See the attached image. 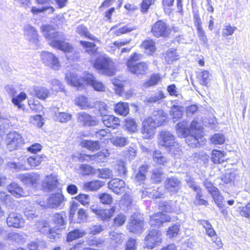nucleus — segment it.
Returning <instances> with one entry per match:
<instances>
[{"label": "nucleus", "mask_w": 250, "mask_h": 250, "mask_svg": "<svg viewBox=\"0 0 250 250\" xmlns=\"http://www.w3.org/2000/svg\"><path fill=\"white\" fill-rule=\"evenodd\" d=\"M199 124L194 119L188 127L186 121L180 122L176 125V132L179 137L187 138L186 142L188 146L197 147L205 135L204 127Z\"/></svg>", "instance_id": "nucleus-1"}, {"label": "nucleus", "mask_w": 250, "mask_h": 250, "mask_svg": "<svg viewBox=\"0 0 250 250\" xmlns=\"http://www.w3.org/2000/svg\"><path fill=\"white\" fill-rule=\"evenodd\" d=\"M167 122V114L161 109L155 110L151 115L146 117L142 121L141 128L143 139L153 138L156 128L165 125Z\"/></svg>", "instance_id": "nucleus-2"}, {"label": "nucleus", "mask_w": 250, "mask_h": 250, "mask_svg": "<svg viewBox=\"0 0 250 250\" xmlns=\"http://www.w3.org/2000/svg\"><path fill=\"white\" fill-rule=\"evenodd\" d=\"M55 28L50 24H45L41 26V31L44 36L48 40H51L50 45L53 48L61 50L63 52L71 53L74 50L73 45L65 41L66 39L57 40L60 38V33L58 31H54Z\"/></svg>", "instance_id": "nucleus-3"}, {"label": "nucleus", "mask_w": 250, "mask_h": 250, "mask_svg": "<svg viewBox=\"0 0 250 250\" xmlns=\"http://www.w3.org/2000/svg\"><path fill=\"white\" fill-rule=\"evenodd\" d=\"M91 64L97 72L107 76H113L118 71L116 62L105 54L99 55L91 62Z\"/></svg>", "instance_id": "nucleus-4"}, {"label": "nucleus", "mask_w": 250, "mask_h": 250, "mask_svg": "<svg viewBox=\"0 0 250 250\" xmlns=\"http://www.w3.org/2000/svg\"><path fill=\"white\" fill-rule=\"evenodd\" d=\"M158 208L161 210L151 215L149 219V224L151 227L160 228L164 223L171 222L172 218L168 213L173 212L172 205L167 201L160 202L158 205Z\"/></svg>", "instance_id": "nucleus-5"}, {"label": "nucleus", "mask_w": 250, "mask_h": 250, "mask_svg": "<svg viewBox=\"0 0 250 250\" xmlns=\"http://www.w3.org/2000/svg\"><path fill=\"white\" fill-rule=\"evenodd\" d=\"M142 54L137 52L132 53L125 62V65L128 72L137 76L146 75L149 69V64L146 62L140 61Z\"/></svg>", "instance_id": "nucleus-6"}, {"label": "nucleus", "mask_w": 250, "mask_h": 250, "mask_svg": "<svg viewBox=\"0 0 250 250\" xmlns=\"http://www.w3.org/2000/svg\"><path fill=\"white\" fill-rule=\"evenodd\" d=\"M150 32L153 37L156 39H167L171 36L179 32L177 27H170L168 24L163 20H158L151 26Z\"/></svg>", "instance_id": "nucleus-7"}, {"label": "nucleus", "mask_w": 250, "mask_h": 250, "mask_svg": "<svg viewBox=\"0 0 250 250\" xmlns=\"http://www.w3.org/2000/svg\"><path fill=\"white\" fill-rule=\"evenodd\" d=\"M162 242V233L161 230L156 229H149L144 240V248L147 250H152L160 245Z\"/></svg>", "instance_id": "nucleus-8"}, {"label": "nucleus", "mask_w": 250, "mask_h": 250, "mask_svg": "<svg viewBox=\"0 0 250 250\" xmlns=\"http://www.w3.org/2000/svg\"><path fill=\"white\" fill-rule=\"evenodd\" d=\"M158 143L168 151L176 148L178 146V143L175 141V136L170 132L165 130L160 132Z\"/></svg>", "instance_id": "nucleus-9"}, {"label": "nucleus", "mask_w": 250, "mask_h": 250, "mask_svg": "<svg viewBox=\"0 0 250 250\" xmlns=\"http://www.w3.org/2000/svg\"><path fill=\"white\" fill-rule=\"evenodd\" d=\"M203 185L211 195L212 199L219 208H222L224 206V197L217 188L214 186L213 183L208 179H206Z\"/></svg>", "instance_id": "nucleus-10"}, {"label": "nucleus", "mask_w": 250, "mask_h": 250, "mask_svg": "<svg viewBox=\"0 0 250 250\" xmlns=\"http://www.w3.org/2000/svg\"><path fill=\"white\" fill-rule=\"evenodd\" d=\"M91 210L100 220L103 221H109L116 213V208L115 206H112L108 208H91Z\"/></svg>", "instance_id": "nucleus-11"}, {"label": "nucleus", "mask_w": 250, "mask_h": 250, "mask_svg": "<svg viewBox=\"0 0 250 250\" xmlns=\"http://www.w3.org/2000/svg\"><path fill=\"white\" fill-rule=\"evenodd\" d=\"M41 59L45 65L54 70H59L61 64L59 58L51 52H43L41 54Z\"/></svg>", "instance_id": "nucleus-12"}, {"label": "nucleus", "mask_w": 250, "mask_h": 250, "mask_svg": "<svg viewBox=\"0 0 250 250\" xmlns=\"http://www.w3.org/2000/svg\"><path fill=\"white\" fill-rule=\"evenodd\" d=\"M59 181L56 175L51 173L45 176V180L42 183V190L43 191H51L58 188Z\"/></svg>", "instance_id": "nucleus-13"}, {"label": "nucleus", "mask_w": 250, "mask_h": 250, "mask_svg": "<svg viewBox=\"0 0 250 250\" xmlns=\"http://www.w3.org/2000/svg\"><path fill=\"white\" fill-rule=\"evenodd\" d=\"M67 201L66 198L60 190L50 195L47 199V204L52 208H56L62 206Z\"/></svg>", "instance_id": "nucleus-14"}, {"label": "nucleus", "mask_w": 250, "mask_h": 250, "mask_svg": "<svg viewBox=\"0 0 250 250\" xmlns=\"http://www.w3.org/2000/svg\"><path fill=\"white\" fill-rule=\"evenodd\" d=\"M19 179L25 185L36 188L39 184L41 175L37 172L21 174Z\"/></svg>", "instance_id": "nucleus-15"}, {"label": "nucleus", "mask_w": 250, "mask_h": 250, "mask_svg": "<svg viewBox=\"0 0 250 250\" xmlns=\"http://www.w3.org/2000/svg\"><path fill=\"white\" fill-rule=\"evenodd\" d=\"M65 79L68 83L76 87H80L84 83H86L85 75L81 76L75 71H68L65 75Z\"/></svg>", "instance_id": "nucleus-16"}, {"label": "nucleus", "mask_w": 250, "mask_h": 250, "mask_svg": "<svg viewBox=\"0 0 250 250\" xmlns=\"http://www.w3.org/2000/svg\"><path fill=\"white\" fill-rule=\"evenodd\" d=\"M189 187L196 192L195 201L197 205L205 206L208 205V196L204 195L203 190L201 187L194 183L190 184Z\"/></svg>", "instance_id": "nucleus-17"}, {"label": "nucleus", "mask_w": 250, "mask_h": 250, "mask_svg": "<svg viewBox=\"0 0 250 250\" xmlns=\"http://www.w3.org/2000/svg\"><path fill=\"white\" fill-rule=\"evenodd\" d=\"M193 16L194 23L196 27L198 36L201 41L206 43L208 41V39L202 27V22L199 11L198 10L193 11Z\"/></svg>", "instance_id": "nucleus-18"}, {"label": "nucleus", "mask_w": 250, "mask_h": 250, "mask_svg": "<svg viewBox=\"0 0 250 250\" xmlns=\"http://www.w3.org/2000/svg\"><path fill=\"white\" fill-rule=\"evenodd\" d=\"M108 188L117 195H121L125 191V184L120 179L112 178L108 183Z\"/></svg>", "instance_id": "nucleus-19"}, {"label": "nucleus", "mask_w": 250, "mask_h": 250, "mask_svg": "<svg viewBox=\"0 0 250 250\" xmlns=\"http://www.w3.org/2000/svg\"><path fill=\"white\" fill-rule=\"evenodd\" d=\"M109 156V151L107 149H104L93 155L83 154L79 157L80 161L84 160H93L99 162H104L105 159Z\"/></svg>", "instance_id": "nucleus-20"}, {"label": "nucleus", "mask_w": 250, "mask_h": 250, "mask_svg": "<svg viewBox=\"0 0 250 250\" xmlns=\"http://www.w3.org/2000/svg\"><path fill=\"white\" fill-rule=\"evenodd\" d=\"M6 223L10 227L20 228L23 226L24 220L21 214L11 212L7 218Z\"/></svg>", "instance_id": "nucleus-21"}, {"label": "nucleus", "mask_w": 250, "mask_h": 250, "mask_svg": "<svg viewBox=\"0 0 250 250\" xmlns=\"http://www.w3.org/2000/svg\"><path fill=\"white\" fill-rule=\"evenodd\" d=\"M77 120L78 122L83 126H96L99 123L98 119L86 112L78 113Z\"/></svg>", "instance_id": "nucleus-22"}, {"label": "nucleus", "mask_w": 250, "mask_h": 250, "mask_svg": "<svg viewBox=\"0 0 250 250\" xmlns=\"http://www.w3.org/2000/svg\"><path fill=\"white\" fill-rule=\"evenodd\" d=\"M102 122L107 128L115 129L121 126L120 119L113 115H106L102 118Z\"/></svg>", "instance_id": "nucleus-23"}, {"label": "nucleus", "mask_w": 250, "mask_h": 250, "mask_svg": "<svg viewBox=\"0 0 250 250\" xmlns=\"http://www.w3.org/2000/svg\"><path fill=\"white\" fill-rule=\"evenodd\" d=\"M86 83L90 85L93 89L98 92L105 91V86L101 81L96 79L94 76L90 73L85 75Z\"/></svg>", "instance_id": "nucleus-24"}, {"label": "nucleus", "mask_w": 250, "mask_h": 250, "mask_svg": "<svg viewBox=\"0 0 250 250\" xmlns=\"http://www.w3.org/2000/svg\"><path fill=\"white\" fill-rule=\"evenodd\" d=\"M7 146L10 150L16 149L22 142L21 136L16 132L9 133L7 137Z\"/></svg>", "instance_id": "nucleus-25"}, {"label": "nucleus", "mask_w": 250, "mask_h": 250, "mask_svg": "<svg viewBox=\"0 0 250 250\" xmlns=\"http://www.w3.org/2000/svg\"><path fill=\"white\" fill-rule=\"evenodd\" d=\"M226 155L225 151L213 149L211 152L210 160L214 164H222L227 161Z\"/></svg>", "instance_id": "nucleus-26"}, {"label": "nucleus", "mask_w": 250, "mask_h": 250, "mask_svg": "<svg viewBox=\"0 0 250 250\" xmlns=\"http://www.w3.org/2000/svg\"><path fill=\"white\" fill-rule=\"evenodd\" d=\"M47 159L44 154L34 155L28 157L26 159V163L31 169L37 168L43 162Z\"/></svg>", "instance_id": "nucleus-27"}, {"label": "nucleus", "mask_w": 250, "mask_h": 250, "mask_svg": "<svg viewBox=\"0 0 250 250\" xmlns=\"http://www.w3.org/2000/svg\"><path fill=\"white\" fill-rule=\"evenodd\" d=\"M140 47L146 51L149 56H153L157 51L156 42L152 39L144 40L140 45Z\"/></svg>", "instance_id": "nucleus-28"}, {"label": "nucleus", "mask_w": 250, "mask_h": 250, "mask_svg": "<svg viewBox=\"0 0 250 250\" xmlns=\"http://www.w3.org/2000/svg\"><path fill=\"white\" fill-rule=\"evenodd\" d=\"M7 191L16 198H21L26 196V192L22 187L18 184L12 182L7 187Z\"/></svg>", "instance_id": "nucleus-29"}, {"label": "nucleus", "mask_w": 250, "mask_h": 250, "mask_svg": "<svg viewBox=\"0 0 250 250\" xmlns=\"http://www.w3.org/2000/svg\"><path fill=\"white\" fill-rule=\"evenodd\" d=\"M181 182L176 177L167 178L164 182V187L168 191L177 192L179 189Z\"/></svg>", "instance_id": "nucleus-30"}, {"label": "nucleus", "mask_w": 250, "mask_h": 250, "mask_svg": "<svg viewBox=\"0 0 250 250\" xmlns=\"http://www.w3.org/2000/svg\"><path fill=\"white\" fill-rule=\"evenodd\" d=\"M136 29V27L131 25L130 24L125 25L120 28H118V25H116L111 28L113 36L115 37H119L123 34H128Z\"/></svg>", "instance_id": "nucleus-31"}, {"label": "nucleus", "mask_w": 250, "mask_h": 250, "mask_svg": "<svg viewBox=\"0 0 250 250\" xmlns=\"http://www.w3.org/2000/svg\"><path fill=\"white\" fill-rule=\"evenodd\" d=\"M27 98V94L24 91H21L17 95H13L12 97L11 102L18 109L24 110L25 104L23 102Z\"/></svg>", "instance_id": "nucleus-32"}, {"label": "nucleus", "mask_w": 250, "mask_h": 250, "mask_svg": "<svg viewBox=\"0 0 250 250\" xmlns=\"http://www.w3.org/2000/svg\"><path fill=\"white\" fill-rule=\"evenodd\" d=\"M114 112L123 117L126 116L129 113V104L126 102H119L114 105Z\"/></svg>", "instance_id": "nucleus-33"}, {"label": "nucleus", "mask_w": 250, "mask_h": 250, "mask_svg": "<svg viewBox=\"0 0 250 250\" xmlns=\"http://www.w3.org/2000/svg\"><path fill=\"white\" fill-rule=\"evenodd\" d=\"M124 127L128 132L132 134L138 131V125L133 118H127L124 120Z\"/></svg>", "instance_id": "nucleus-34"}, {"label": "nucleus", "mask_w": 250, "mask_h": 250, "mask_svg": "<svg viewBox=\"0 0 250 250\" xmlns=\"http://www.w3.org/2000/svg\"><path fill=\"white\" fill-rule=\"evenodd\" d=\"M165 178V173L161 168H157L152 170L150 177V180L155 184L161 183Z\"/></svg>", "instance_id": "nucleus-35"}, {"label": "nucleus", "mask_w": 250, "mask_h": 250, "mask_svg": "<svg viewBox=\"0 0 250 250\" xmlns=\"http://www.w3.org/2000/svg\"><path fill=\"white\" fill-rule=\"evenodd\" d=\"M144 221L141 219H133L129 222L128 230L130 232L135 233L144 229Z\"/></svg>", "instance_id": "nucleus-36"}, {"label": "nucleus", "mask_w": 250, "mask_h": 250, "mask_svg": "<svg viewBox=\"0 0 250 250\" xmlns=\"http://www.w3.org/2000/svg\"><path fill=\"white\" fill-rule=\"evenodd\" d=\"M210 77L211 74L207 70H202L196 75V78L199 83L205 86H208Z\"/></svg>", "instance_id": "nucleus-37"}, {"label": "nucleus", "mask_w": 250, "mask_h": 250, "mask_svg": "<svg viewBox=\"0 0 250 250\" xmlns=\"http://www.w3.org/2000/svg\"><path fill=\"white\" fill-rule=\"evenodd\" d=\"M75 104L82 109L91 108L93 106L90 103L88 98L84 95H79L75 100Z\"/></svg>", "instance_id": "nucleus-38"}, {"label": "nucleus", "mask_w": 250, "mask_h": 250, "mask_svg": "<svg viewBox=\"0 0 250 250\" xmlns=\"http://www.w3.org/2000/svg\"><path fill=\"white\" fill-rule=\"evenodd\" d=\"M86 232L80 229H74L68 232L66 235V241L68 242H72L74 240L82 238Z\"/></svg>", "instance_id": "nucleus-39"}, {"label": "nucleus", "mask_w": 250, "mask_h": 250, "mask_svg": "<svg viewBox=\"0 0 250 250\" xmlns=\"http://www.w3.org/2000/svg\"><path fill=\"white\" fill-rule=\"evenodd\" d=\"M81 146L87 148L91 151L98 150L100 148V145L98 141L84 140L81 141Z\"/></svg>", "instance_id": "nucleus-40"}, {"label": "nucleus", "mask_w": 250, "mask_h": 250, "mask_svg": "<svg viewBox=\"0 0 250 250\" xmlns=\"http://www.w3.org/2000/svg\"><path fill=\"white\" fill-rule=\"evenodd\" d=\"M34 92L35 97L42 101H45L50 95L49 90L44 87H36Z\"/></svg>", "instance_id": "nucleus-41"}, {"label": "nucleus", "mask_w": 250, "mask_h": 250, "mask_svg": "<svg viewBox=\"0 0 250 250\" xmlns=\"http://www.w3.org/2000/svg\"><path fill=\"white\" fill-rule=\"evenodd\" d=\"M199 223L205 229L207 235L211 238V240H213V237L217 234L211 224L208 221L204 220L199 221Z\"/></svg>", "instance_id": "nucleus-42"}, {"label": "nucleus", "mask_w": 250, "mask_h": 250, "mask_svg": "<svg viewBox=\"0 0 250 250\" xmlns=\"http://www.w3.org/2000/svg\"><path fill=\"white\" fill-rule=\"evenodd\" d=\"M152 159L158 166H164L167 162V159L159 150H155L152 153Z\"/></svg>", "instance_id": "nucleus-43"}, {"label": "nucleus", "mask_w": 250, "mask_h": 250, "mask_svg": "<svg viewBox=\"0 0 250 250\" xmlns=\"http://www.w3.org/2000/svg\"><path fill=\"white\" fill-rule=\"evenodd\" d=\"M162 79V77L160 73H153L150 75L148 79L146 81L145 85L147 87L155 86L161 81Z\"/></svg>", "instance_id": "nucleus-44"}, {"label": "nucleus", "mask_w": 250, "mask_h": 250, "mask_svg": "<svg viewBox=\"0 0 250 250\" xmlns=\"http://www.w3.org/2000/svg\"><path fill=\"white\" fill-rule=\"evenodd\" d=\"M77 33L81 37L93 41H98L97 39L90 33L87 28L83 25H80L77 28Z\"/></svg>", "instance_id": "nucleus-45"}, {"label": "nucleus", "mask_w": 250, "mask_h": 250, "mask_svg": "<svg viewBox=\"0 0 250 250\" xmlns=\"http://www.w3.org/2000/svg\"><path fill=\"white\" fill-rule=\"evenodd\" d=\"M94 107L102 118L107 115L106 113L108 112L109 107L107 104L103 101H96L94 104Z\"/></svg>", "instance_id": "nucleus-46"}, {"label": "nucleus", "mask_w": 250, "mask_h": 250, "mask_svg": "<svg viewBox=\"0 0 250 250\" xmlns=\"http://www.w3.org/2000/svg\"><path fill=\"white\" fill-rule=\"evenodd\" d=\"M103 186L102 182L98 180H94L85 182L83 187L87 191H95Z\"/></svg>", "instance_id": "nucleus-47"}, {"label": "nucleus", "mask_w": 250, "mask_h": 250, "mask_svg": "<svg viewBox=\"0 0 250 250\" xmlns=\"http://www.w3.org/2000/svg\"><path fill=\"white\" fill-rule=\"evenodd\" d=\"M28 105L30 109L35 112H39L43 108L40 102L34 98H31L28 100Z\"/></svg>", "instance_id": "nucleus-48"}, {"label": "nucleus", "mask_w": 250, "mask_h": 250, "mask_svg": "<svg viewBox=\"0 0 250 250\" xmlns=\"http://www.w3.org/2000/svg\"><path fill=\"white\" fill-rule=\"evenodd\" d=\"M79 43L86 49V52L90 54L97 53L98 48L95 43L85 41H80Z\"/></svg>", "instance_id": "nucleus-49"}, {"label": "nucleus", "mask_w": 250, "mask_h": 250, "mask_svg": "<svg viewBox=\"0 0 250 250\" xmlns=\"http://www.w3.org/2000/svg\"><path fill=\"white\" fill-rule=\"evenodd\" d=\"M98 197L100 203L104 205H111L113 202L112 196L107 192L99 194Z\"/></svg>", "instance_id": "nucleus-50"}, {"label": "nucleus", "mask_w": 250, "mask_h": 250, "mask_svg": "<svg viewBox=\"0 0 250 250\" xmlns=\"http://www.w3.org/2000/svg\"><path fill=\"white\" fill-rule=\"evenodd\" d=\"M180 225L179 224H173L169 226L167 230V235L170 238L177 236L180 232Z\"/></svg>", "instance_id": "nucleus-51"}, {"label": "nucleus", "mask_w": 250, "mask_h": 250, "mask_svg": "<svg viewBox=\"0 0 250 250\" xmlns=\"http://www.w3.org/2000/svg\"><path fill=\"white\" fill-rule=\"evenodd\" d=\"M149 167L147 165H142L139 169L138 173L135 176L137 181L141 182L144 181L146 179V174L148 171Z\"/></svg>", "instance_id": "nucleus-52"}, {"label": "nucleus", "mask_w": 250, "mask_h": 250, "mask_svg": "<svg viewBox=\"0 0 250 250\" xmlns=\"http://www.w3.org/2000/svg\"><path fill=\"white\" fill-rule=\"evenodd\" d=\"M126 220V216L123 213H120L113 218L112 226L115 228L121 227L124 225Z\"/></svg>", "instance_id": "nucleus-53"}, {"label": "nucleus", "mask_w": 250, "mask_h": 250, "mask_svg": "<svg viewBox=\"0 0 250 250\" xmlns=\"http://www.w3.org/2000/svg\"><path fill=\"white\" fill-rule=\"evenodd\" d=\"M211 144L214 145H222L226 142V137L223 134L215 133L210 138Z\"/></svg>", "instance_id": "nucleus-54"}, {"label": "nucleus", "mask_w": 250, "mask_h": 250, "mask_svg": "<svg viewBox=\"0 0 250 250\" xmlns=\"http://www.w3.org/2000/svg\"><path fill=\"white\" fill-rule=\"evenodd\" d=\"M49 11L48 13L52 14L55 12V8L52 6H42L41 8H38L36 6H33L31 9V12L34 15H37L39 13H43L46 11Z\"/></svg>", "instance_id": "nucleus-55"}, {"label": "nucleus", "mask_w": 250, "mask_h": 250, "mask_svg": "<svg viewBox=\"0 0 250 250\" xmlns=\"http://www.w3.org/2000/svg\"><path fill=\"white\" fill-rule=\"evenodd\" d=\"M237 29L235 26L231 25L230 23H227L222 29V34L223 37L226 38L232 36Z\"/></svg>", "instance_id": "nucleus-56"}, {"label": "nucleus", "mask_w": 250, "mask_h": 250, "mask_svg": "<svg viewBox=\"0 0 250 250\" xmlns=\"http://www.w3.org/2000/svg\"><path fill=\"white\" fill-rule=\"evenodd\" d=\"M112 144L117 147H123L127 145L128 140L127 138L123 136H116L111 140Z\"/></svg>", "instance_id": "nucleus-57"}, {"label": "nucleus", "mask_w": 250, "mask_h": 250, "mask_svg": "<svg viewBox=\"0 0 250 250\" xmlns=\"http://www.w3.org/2000/svg\"><path fill=\"white\" fill-rule=\"evenodd\" d=\"M157 0H142L140 3V10L143 13L147 12L150 7L154 4Z\"/></svg>", "instance_id": "nucleus-58"}, {"label": "nucleus", "mask_w": 250, "mask_h": 250, "mask_svg": "<svg viewBox=\"0 0 250 250\" xmlns=\"http://www.w3.org/2000/svg\"><path fill=\"white\" fill-rule=\"evenodd\" d=\"M111 134V132L105 128L99 129L95 133V135L97 138L100 140H107Z\"/></svg>", "instance_id": "nucleus-59"}, {"label": "nucleus", "mask_w": 250, "mask_h": 250, "mask_svg": "<svg viewBox=\"0 0 250 250\" xmlns=\"http://www.w3.org/2000/svg\"><path fill=\"white\" fill-rule=\"evenodd\" d=\"M53 222L57 227L63 226L65 224L64 218L61 213H56L53 215Z\"/></svg>", "instance_id": "nucleus-60"}, {"label": "nucleus", "mask_w": 250, "mask_h": 250, "mask_svg": "<svg viewBox=\"0 0 250 250\" xmlns=\"http://www.w3.org/2000/svg\"><path fill=\"white\" fill-rule=\"evenodd\" d=\"M75 199L83 206H85L89 204L90 198L88 194L79 193L75 197Z\"/></svg>", "instance_id": "nucleus-61"}, {"label": "nucleus", "mask_w": 250, "mask_h": 250, "mask_svg": "<svg viewBox=\"0 0 250 250\" xmlns=\"http://www.w3.org/2000/svg\"><path fill=\"white\" fill-rule=\"evenodd\" d=\"M116 166L118 175L121 177L125 176L127 173V170L125 162L121 161L117 164Z\"/></svg>", "instance_id": "nucleus-62"}, {"label": "nucleus", "mask_w": 250, "mask_h": 250, "mask_svg": "<svg viewBox=\"0 0 250 250\" xmlns=\"http://www.w3.org/2000/svg\"><path fill=\"white\" fill-rule=\"evenodd\" d=\"M136 240L133 238H129L125 243V250H136Z\"/></svg>", "instance_id": "nucleus-63"}, {"label": "nucleus", "mask_w": 250, "mask_h": 250, "mask_svg": "<svg viewBox=\"0 0 250 250\" xmlns=\"http://www.w3.org/2000/svg\"><path fill=\"white\" fill-rule=\"evenodd\" d=\"M239 214L242 217L250 218V203H248L245 206L240 208Z\"/></svg>", "instance_id": "nucleus-64"}]
</instances>
